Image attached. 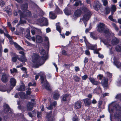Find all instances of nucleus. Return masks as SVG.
I'll list each match as a JSON object with an SVG mask.
<instances>
[{"label":"nucleus","instance_id":"obj_48","mask_svg":"<svg viewBox=\"0 0 121 121\" xmlns=\"http://www.w3.org/2000/svg\"><path fill=\"white\" fill-rule=\"evenodd\" d=\"M18 58V56H16L13 57L12 58V60L14 62H16L17 60V59Z\"/></svg>","mask_w":121,"mask_h":121},{"label":"nucleus","instance_id":"obj_5","mask_svg":"<svg viewBox=\"0 0 121 121\" xmlns=\"http://www.w3.org/2000/svg\"><path fill=\"white\" fill-rule=\"evenodd\" d=\"M42 74V75H40V79L41 81V83H44V84H43V86L46 89L49 90H50V86L48 83L47 81L45 79V75L43 74V73H41Z\"/></svg>","mask_w":121,"mask_h":121},{"label":"nucleus","instance_id":"obj_40","mask_svg":"<svg viewBox=\"0 0 121 121\" xmlns=\"http://www.w3.org/2000/svg\"><path fill=\"white\" fill-rule=\"evenodd\" d=\"M72 120L73 121H79V119L78 117L76 116L73 117Z\"/></svg>","mask_w":121,"mask_h":121},{"label":"nucleus","instance_id":"obj_34","mask_svg":"<svg viewBox=\"0 0 121 121\" xmlns=\"http://www.w3.org/2000/svg\"><path fill=\"white\" fill-rule=\"evenodd\" d=\"M112 25L116 30L117 32L119 30V28L116 24L114 23H112Z\"/></svg>","mask_w":121,"mask_h":121},{"label":"nucleus","instance_id":"obj_25","mask_svg":"<svg viewBox=\"0 0 121 121\" xmlns=\"http://www.w3.org/2000/svg\"><path fill=\"white\" fill-rule=\"evenodd\" d=\"M36 40L39 43L41 42L43 40L42 37L39 35L36 36Z\"/></svg>","mask_w":121,"mask_h":121},{"label":"nucleus","instance_id":"obj_24","mask_svg":"<svg viewBox=\"0 0 121 121\" xmlns=\"http://www.w3.org/2000/svg\"><path fill=\"white\" fill-rule=\"evenodd\" d=\"M64 11L65 14L67 15H69L71 13V11L69 10L67 8L65 9Z\"/></svg>","mask_w":121,"mask_h":121},{"label":"nucleus","instance_id":"obj_52","mask_svg":"<svg viewBox=\"0 0 121 121\" xmlns=\"http://www.w3.org/2000/svg\"><path fill=\"white\" fill-rule=\"evenodd\" d=\"M5 4V3L3 0H1L0 1V6H3Z\"/></svg>","mask_w":121,"mask_h":121},{"label":"nucleus","instance_id":"obj_60","mask_svg":"<svg viewBox=\"0 0 121 121\" xmlns=\"http://www.w3.org/2000/svg\"><path fill=\"white\" fill-rule=\"evenodd\" d=\"M79 68L78 66L75 67V70L76 71L78 72L79 70Z\"/></svg>","mask_w":121,"mask_h":121},{"label":"nucleus","instance_id":"obj_28","mask_svg":"<svg viewBox=\"0 0 121 121\" xmlns=\"http://www.w3.org/2000/svg\"><path fill=\"white\" fill-rule=\"evenodd\" d=\"M59 24L60 23L59 22L57 23H56V30L60 33L61 31V29L60 26L59 25Z\"/></svg>","mask_w":121,"mask_h":121},{"label":"nucleus","instance_id":"obj_49","mask_svg":"<svg viewBox=\"0 0 121 121\" xmlns=\"http://www.w3.org/2000/svg\"><path fill=\"white\" fill-rule=\"evenodd\" d=\"M37 117L38 118H41V112H37Z\"/></svg>","mask_w":121,"mask_h":121},{"label":"nucleus","instance_id":"obj_31","mask_svg":"<svg viewBox=\"0 0 121 121\" xmlns=\"http://www.w3.org/2000/svg\"><path fill=\"white\" fill-rule=\"evenodd\" d=\"M14 46L16 48H17L19 50H22L23 48L19 46L18 44L16 43H15L14 44Z\"/></svg>","mask_w":121,"mask_h":121},{"label":"nucleus","instance_id":"obj_21","mask_svg":"<svg viewBox=\"0 0 121 121\" xmlns=\"http://www.w3.org/2000/svg\"><path fill=\"white\" fill-rule=\"evenodd\" d=\"M4 112L5 113L8 112L10 109L9 106L7 104H4Z\"/></svg>","mask_w":121,"mask_h":121},{"label":"nucleus","instance_id":"obj_63","mask_svg":"<svg viewBox=\"0 0 121 121\" xmlns=\"http://www.w3.org/2000/svg\"><path fill=\"white\" fill-rule=\"evenodd\" d=\"M26 37L28 39H29L30 36V33H27L26 35Z\"/></svg>","mask_w":121,"mask_h":121},{"label":"nucleus","instance_id":"obj_3","mask_svg":"<svg viewBox=\"0 0 121 121\" xmlns=\"http://www.w3.org/2000/svg\"><path fill=\"white\" fill-rule=\"evenodd\" d=\"M27 8L28 5L27 4H26L22 5L21 6L22 9L24 11V13H23L20 10H19L18 11L20 17V24H24L26 23V21L22 20V18H24L25 19H27L28 17H30L31 16L30 12L28 10H27Z\"/></svg>","mask_w":121,"mask_h":121},{"label":"nucleus","instance_id":"obj_42","mask_svg":"<svg viewBox=\"0 0 121 121\" xmlns=\"http://www.w3.org/2000/svg\"><path fill=\"white\" fill-rule=\"evenodd\" d=\"M109 19H110L111 21L114 22H116L117 21L116 19H113L112 18V15H110L108 17Z\"/></svg>","mask_w":121,"mask_h":121},{"label":"nucleus","instance_id":"obj_62","mask_svg":"<svg viewBox=\"0 0 121 121\" xmlns=\"http://www.w3.org/2000/svg\"><path fill=\"white\" fill-rule=\"evenodd\" d=\"M21 69L23 71H24V73L26 72V69L24 67H22L21 68Z\"/></svg>","mask_w":121,"mask_h":121},{"label":"nucleus","instance_id":"obj_51","mask_svg":"<svg viewBox=\"0 0 121 121\" xmlns=\"http://www.w3.org/2000/svg\"><path fill=\"white\" fill-rule=\"evenodd\" d=\"M82 79L83 80H86L88 78V76L87 75H85L82 77Z\"/></svg>","mask_w":121,"mask_h":121},{"label":"nucleus","instance_id":"obj_32","mask_svg":"<svg viewBox=\"0 0 121 121\" xmlns=\"http://www.w3.org/2000/svg\"><path fill=\"white\" fill-rule=\"evenodd\" d=\"M116 6L113 5L111 7V12H115L116 10Z\"/></svg>","mask_w":121,"mask_h":121},{"label":"nucleus","instance_id":"obj_54","mask_svg":"<svg viewBox=\"0 0 121 121\" xmlns=\"http://www.w3.org/2000/svg\"><path fill=\"white\" fill-rule=\"evenodd\" d=\"M47 108L49 110H51L52 109L53 107L52 104H51L50 105L47 107Z\"/></svg>","mask_w":121,"mask_h":121},{"label":"nucleus","instance_id":"obj_44","mask_svg":"<svg viewBox=\"0 0 121 121\" xmlns=\"http://www.w3.org/2000/svg\"><path fill=\"white\" fill-rule=\"evenodd\" d=\"M10 71L11 73H16L17 72V70L16 69L13 68V69H10Z\"/></svg>","mask_w":121,"mask_h":121},{"label":"nucleus","instance_id":"obj_7","mask_svg":"<svg viewBox=\"0 0 121 121\" xmlns=\"http://www.w3.org/2000/svg\"><path fill=\"white\" fill-rule=\"evenodd\" d=\"M9 78V76L8 74L4 73L2 76L1 80L4 82H6L7 81Z\"/></svg>","mask_w":121,"mask_h":121},{"label":"nucleus","instance_id":"obj_10","mask_svg":"<svg viewBox=\"0 0 121 121\" xmlns=\"http://www.w3.org/2000/svg\"><path fill=\"white\" fill-rule=\"evenodd\" d=\"M52 111H51L48 113L46 116V117L48 119V121H53V117L52 116Z\"/></svg>","mask_w":121,"mask_h":121},{"label":"nucleus","instance_id":"obj_59","mask_svg":"<svg viewBox=\"0 0 121 121\" xmlns=\"http://www.w3.org/2000/svg\"><path fill=\"white\" fill-rule=\"evenodd\" d=\"M19 53L22 55V56H25V53L23 51H20L19 52Z\"/></svg>","mask_w":121,"mask_h":121},{"label":"nucleus","instance_id":"obj_15","mask_svg":"<svg viewBox=\"0 0 121 121\" xmlns=\"http://www.w3.org/2000/svg\"><path fill=\"white\" fill-rule=\"evenodd\" d=\"M34 105V103L31 102L28 103L27 104V110L30 111L32 110Z\"/></svg>","mask_w":121,"mask_h":121},{"label":"nucleus","instance_id":"obj_11","mask_svg":"<svg viewBox=\"0 0 121 121\" xmlns=\"http://www.w3.org/2000/svg\"><path fill=\"white\" fill-rule=\"evenodd\" d=\"M3 10L7 13L9 16L11 15L12 14V10L8 6L5 7L4 8Z\"/></svg>","mask_w":121,"mask_h":121},{"label":"nucleus","instance_id":"obj_41","mask_svg":"<svg viewBox=\"0 0 121 121\" xmlns=\"http://www.w3.org/2000/svg\"><path fill=\"white\" fill-rule=\"evenodd\" d=\"M19 94L21 98H25V94L24 92H21L19 93Z\"/></svg>","mask_w":121,"mask_h":121},{"label":"nucleus","instance_id":"obj_33","mask_svg":"<svg viewBox=\"0 0 121 121\" xmlns=\"http://www.w3.org/2000/svg\"><path fill=\"white\" fill-rule=\"evenodd\" d=\"M105 10L106 13V14H109L110 12V8L108 7H106L105 8Z\"/></svg>","mask_w":121,"mask_h":121},{"label":"nucleus","instance_id":"obj_19","mask_svg":"<svg viewBox=\"0 0 121 121\" xmlns=\"http://www.w3.org/2000/svg\"><path fill=\"white\" fill-rule=\"evenodd\" d=\"M119 42V40L116 38L114 37L112 40V43L113 45L117 44Z\"/></svg>","mask_w":121,"mask_h":121},{"label":"nucleus","instance_id":"obj_38","mask_svg":"<svg viewBox=\"0 0 121 121\" xmlns=\"http://www.w3.org/2000/svg\"><path fill=\"white\" fill-rule=\"evenodd\" d=\"M90 36L92 39H94L96 40L97 39V38L95 36V35L93 33H91Z\"/></svg>","mask_w":121,"mask_h":121},{"label":"nucleus","instance_id":"obj_36","mask_svg":"<svg viewBox=\"0 0 121 121\" xmlns=\"http://www.w3.org/2000/svg\"><path fill=\"white\" fill-rule=\"evenodd\" d=\"M73 79L76 82H78L80 80V78L77 76H73Z\"/></svg>","mask_w":121,"mask_h":121},{"label":"nucleus","instance_id":"obj_50","mask_svg":"<svg viewBox=\"0 0 121 121\" xmlns=\"http://www.w3.org/2000/svg\"><path fill=\"white\" fill-rule=\"evenodd\" d=\"M115 98L116 99H120V100L121 101V94H119L117 95Z\"/></svg>","mask_w":121,"mask_h":121},{"label":"nucleus","instance_id":"obj_26","mask_svg":"<svg viewBox=\"0 0 121 121\" xmlns=\"http://www.w3.org/2000/svg\"><path fill=\"white\" fill-rule=\"evenodd\" d=\"M25 87L24 85H22L20 86V87L17 89V90L19 91H23L25 90Z\"/></svg>","mask_w":121,"mask_h":121},{"label":"nucleus","instance_id":"obj_13","mask_svg":"<svg viewBox=\"0 0 121 121\" xmlns=\"http://www.w3.org/2000/svg\"><path fill=\"white\" fill-rule=\"evenodd\" d=\"M108 83V79L107 78H104L102 81V85L104 87H107Z\"/></svg>","mask_w":121,"mask_h":121},{"label":"nucleus","instance_id":"obj_1","mask_svg":"<svg viewBox=\"0 0 121 121\" xmlns=\"http://www.w3.org/2000/svg\"><path fill=\"white\" fill-rule=\"evenodd\" d=\"M97 30L99 32L104 33L106 35H107L106 37L108 38V39H105L103 40H101L100 41L101 42L102 41L106 46L109 49L110 52H111L112 47L110 42V35L111 34L109 30L105 26L104 23H100L98 25Z\"/></svg>","mask_w":121,"mask_h":121},{"label":"nucleus","instance_id":"obj_29","mask_svg":"<svg viewBox=\"0 0 121 121\" xmlns=\"http://www.w3.org/2000/svg\"><path fill=\"white\" fill-rule=\"evenodd\" d=\"M56 8L55 11L57 13L62 14V11L59 9L58 6H57L56 5Z\"/></svg>","mask_w":121,"mask_h":121},{"label":"nucleus","instance_id":"obj_20","mask_svg":"<svg viewBox=\"0 0 121 121\" xmlns=\"http://www.w3.org/2000/svg\"><path fill=\"white\" fill-rule=\"evenodd\" d=\"M49 17L51 18L52 19H54L56 18V16L53 12H51L49 13Z\"/></svg>","mask_w":121,"mask_h":121},{"label":"nucleus","instance_id":"obj_43","mask_svg":"<svg viewBox=\"0 0 121 121\" xmlns=\"http://www.w3.org/2000/svg\"><path fill=\"white\" fill-rule=\"evenodd\" d=\"M43 72H40L39 73L37 74L35 77V79L36 80H37V79L38 78L39 76L40 75L41 73H43Z\"/></svg>","mask_w":121,"mask_h":121},{"label":"nucleus","instance_id":"obj_18","mask_svg":"<svg viewBox=\"0 0 121 121\" xmlns=\"http://www.w3.org/2000/svg\"><path fill=\"white\" fill-rule=\"evenodd\" d=\"M86 46L90 49L94 50L96 49L97 48L96 45H91L88 46L87 43L86 44Z\"/></svg>","mask_w":121,"mask_h":121},{"label":"nucleus","instance_id":"obj_4","mask_svg":"<svg viewBox=\"0 0 121 121\" xmlns=\"http://www.w3.org/2000/svg\"><path fill=\"white\" fill-rule=\"evenodd\" d=\"M81 9L76 10L74 12V15L77 17L80 16L82 13V11L81 10H82L83 12L86 13L83 16L82 19V20L84 22L89 19L92 15V13L89 9L85 7H82Z\"/></svg>","mask_w":121,"mask_h":121},{"label":"nucleus","instance_id":"obj_12","mask_svg":"<svg viewBox=\"0 0 121 121\" xmlns=\"http://www.w3.org/2000/svg\"><path fill=\"white\" fill-rule=\"evenodd\" d=\"M85 105L87 106H89L91 104V101L90 99L86 98L83 99Z\"/></svg>","mask_w":121,"mask_h":121},{"label":"nucleus","instance_id":"obj_64","mask_svg":"<svg viewBox=\"0 0 121 121\" xmlns=\"http://www.w3.org/2000/svg\"><path fill=\"white\" fill-rule=\"evenodd\" d=\"M97 102L96 101L95 99H94L92 101L91 103L93 104H96Z\"/></svg>","mask_w":121,"mask_h":121},{"label":"nucleus","instance_id":"obj_22","mask_svg":"<svg viewBox=\"0 0 121 121\" xmlns=\"http://www.w3.org/2000/svg\"><path fill=\"white\" fill-rule=\"evenodd\" d=\"M34 110L31 112H29L28 114L30 117H32L36 116V112Z\"/></svg>","mask_w":121,"mask_h":121},{"label":"nucleus","instance_id":"obj_35","mask_svg":"<svg viewBox=\"0 0 121 121\" xmlns=\"http://www.w3.org/2000/svg\"><path fill=\"white\" fill-rule=\"evenodd\" d=\"M103 5L105 6L108 5V2L107 0H101Z\"/></svg>","mask_w":121,"mask_h":121},{"label":"nucleus","instance_id":"obj_30","mask_svg":"<svg viewBox=\"0 0 121 121\" xmlns=\"http://www.w3.org/2000/svg\"><path fill=\"white\" fill-rule=\"evenodd\" d=\"M43 24L45 25H47L48 24V20L45 17H43Z\"/></svg>","mask_w":121,"mask_h":121},{"label":"nucleus","instance_id":"obj_55","mask_svg":"<svg viewBox=\"0 0 121 121\" xmlns=\"http://www.w3.org/2000/svg\"><path fill=\"white\" fill-rule=\"evenodd\" d=\"M88 61V59L87 57H85L84 60V62L85 64H86Z\"/></svg>","mask_w":121,"mask_h":121},{"label":"nucleus","instance_id":"obj_9","mask_svg":"<svg viewBox=\"0 0 121 121\" xmlns=\"http://www.w3.org/2000/svg\"><path fill=\"white\" fill-rule=\"evenodd\" d=\"M82 106V103L80 101H78L74 104V107L76 109H78L81 108Z\"/></svg>","mask_w":121,"mask_h":121},{"label":"nucleus","instance_id":"obj_2","mask_svg":"<svg viewBox=\"0 0 121 121\" xmlns=\"http://www.w3.org/2000/svg\"><path fill=\"white\" fill-rule=\"evenodd\" d=\"M39 51L40 54L43 55L42 57H40L38 55H35L32 58V62L34 63L33 67L35 68H38L43 65L48 58V55L45 54V51L42 47L39 48Z\"/></svg>","mask_w":121,"mask_h":121},{"label":"nucleus","instance_id":"obj_61","mask_svg":"<svg viewBox=\"0 0 121 121\" xmlns=\"http://www.w3.org/2000/svg\"><path fill=\"white\" fill-rule=\"evenodd\" d=\"M98 56L99 58H103L104 57V56L103 55L101 54H98Z\"/></svg>","mask_w":121,"mask_h":121},{"label":"nucleus","instance_id":"obj_27","mask_svg":"<svg viewBox=\"0 0 121 121\" xmlns=\"http://www.w3.org/2000/svg\"><path fill=\"white\" fill-rule=\"evenodd\" d=\"M115 49L116 51L118 52H121V44L116 46Z\"/></svg>","mask_w":121,"mask_h":121},{"label":"nucleus","instance_id":"obj_17","mask_svg":"<svg viewBox=\"0 0 121 121\" xmlns=\"http://www.w3.org/2000/svg\"><path fill=\"white\" fill-rule=\"evenodd\" d=\"M10 83L12 86L14 87L16 85V81L14 78H11L10 80Z\"/></svg>","mask_w":121,"mask_h":121},{"label":"nucleus","instance_id":"obj_23","mask_svg":"<svg viewBox=\"0 0 121 121\" xmlns=\"http://www.w3.org/2000/svg\"><path fill=\"white\" fill-rule=\"evenodd\" d=\"M60 95L58 91L54 94L53 97L54 99L57 100L59 97Z\"/></svg>","mask_w":121,"mask_h":121},{"label":"nucleus","instance_id":"obj_56","mask_svg":"<svg viewBox=\"0 0 121 121\" xmlns=\"http://www.w3.org/2000/svg\"><path fill=\"white\" fill-rule=\"evenodd\" d=\"M25 73L22 75V77L25 78H27L29 76V75L27 74V72H25Z\"/></svg>","mask_w":121,"mask_h":121},{"label":"nucleus","instance_id":"obj_46","mask_svg":"<svg viewBox=\"0 0 121 121\" xmlns=\"http://www.w3.org/2000/svg\"><path fill=\"white\" fill-rule=\"evenodd\" d=\"M36 83L35 82H30L28 84V86H36Z\"/></svg>","mask_w":121,"mask_h":121},{"label":"nucleus","instance_id":"obj_6","mask_svg":"<svg viewBox=\"0 0 121 121\" xmlns=\"http://www.w3.org/2000/svg\"><path fill=\"white\" fill-rule=\"evenodd\" d=\"M101 6V4L99 1L96 0L94 1L93 7L95 10L98 11L99 9L101 10L102 9Z\"/></svg>","mask_w":121,"mask_h":121},{"label":"nucleus","instance_id":"obj_8","mask_svg":"<svg viewBox=\"0 0 121 121\" xmlns=\"http://www.w3.org/2000/svg\"><path fill=\"white\" fill-rule=\"evenodd\" d=\"M89 79L90 81L93 85H97L100 83L99 82L96 80L95 79L91 77H90L89 78Z\"/></svg>","mask_w":121,"mask_h":121},{"label":"nucleus","instance_id":"obj_45","mask_svg":"<svg viewBox=\"0 0 121 121\" xmlns=\"http://www.w3.org/2000/svg\"><path fill=\"white\" fill-rule=\"evenodd\" d=\"M43 17L37 20V22L39 23L42 24L43 22Z\"/></svg>","mask_w":121,"mask_h":121},{"label":"nucleus","instance_id":"obj_58","mask_svg":"<svg viewBox=\"0 0 121 121\" xmlns=\"http://www.w3.org/2000/svg\"><path fill=\"white\" fill-rule=\"evenodd\" d=\"M62 54L64 55H67L66 51L65 50H63L62 52Z\"/></svg>","mask_w":121,"mask_h":121},{"label":"nucleus","instance_id":"obj_53","mask_svg":"<svg viewBox=\"0 0 121 121\" xmlns=\"http://www.w3.org/2000/svg\"><path fill=\"white\" fill-rule=\"evenodd\" d=\"M25 42L27 43L28 45L30 46L31 47L33 46V44L30 43L29 42L26 41H25Z\"/></svg>","mask_w":121,"mask_h":121},{"label":"nucleus","instance_id":"obj_47","mask_svg":"<svg viewBox=\"0 0 121 121\" xmlns=\"http://www.w3.org/2000/svg\"><path fill=\"white\" fill-rule=\"evenodd\" d=\"M6 37L9 39V40L11 39H12L13 38L12 36H11L8 34H7L6 35Z\"/></svg>","mask_w":121,"mask_h":121},{"label":"nucleus","instance_id":"obj_14","mask_svg":"<svg viewBox=\"0 0 121 121\" xmlns=\"http://www.w3.org/2000/svg\"><path fill=\"white\" fill-rule=\"evenodd\" d=\"M68 94H65L63 95L61 97V100L64 101H66L67 100H69L70 98Z\"/></svg>","mask_w":121,"mask_h":121},{"label":"nucleus","instance_id":"obj_37","mask_svg":"<svg viewBox=\"0 0 121 121\" xmlns=\"http://www.w3.org/2000/svg\"><path fill=\"white\" fill-rule=\"evenodd\" d=\"M45 41L47 43V46L48 48L49 49V44L48 38V37L46 36L45 37Z\"/></svg>","mask_w":121,"mask_h":121},{"label":"nucleus","instance_id":"obj_57","mask_svg":"<svg viewBox=\"0 0 121 121\" xmlns=\"http://www.w3.org/2000/svg\"><path fill=\"white\" fill-rule=\"evenodd\" d=\"M85 54L87 55H89L90 53L89 51L88 50H86L85 51Z\"/></svg>","mask_w":121,"mask_h":121},{"label":"nucleus","instance_id":"obj_16","mask_svg":"<svg viewBox=\"0 0 121 121\" xmlns=\"http://www.w3.org/2000/svg\"><path fill=\"white\" fill-rule=\"evenodd\" d=\"M18 59L19 61L22 62H26L27 60L25 56H21L20 58H18Z\"/></svg>","mask_w":121,"mask_h":121},{"label":"nucleus","instance_id":"obj_39","mask_svg":"<svg viewBox=\"0 0 121 121\" xmlns=\"http://www.w3.org/2000/svg\"><path fill=\"white\" fill-rule=\"evenodd\" d=\"M81 1H76L75 3L73 5L74 6L77 7L78 6L79 4H81Z\"/></svg>","mask_w":121,"mask_h":121}]
</instances>
